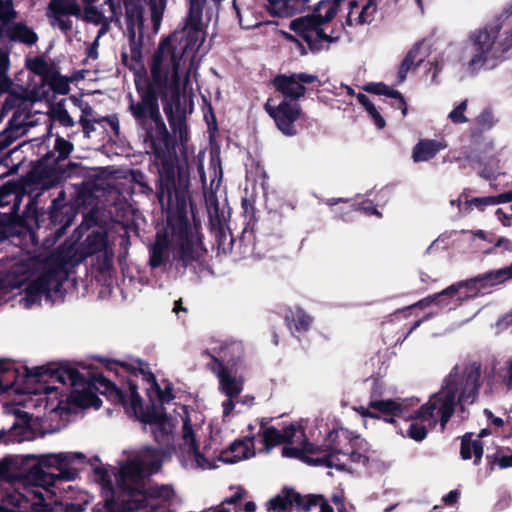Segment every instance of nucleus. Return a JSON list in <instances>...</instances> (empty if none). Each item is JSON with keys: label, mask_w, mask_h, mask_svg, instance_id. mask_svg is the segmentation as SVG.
<instances>
[{"label": "nucleus", "mask_w": 512, "mask_h": 512, "mask_svg": "<svg viewBox=\"0 0 512 512\" xmlns=\"http://www.w3.org/2000/svg\"><path fill=\"white\" fill-rule=\"evenodd\" d=\"M138 99L128 95L127 111L133 117L136 127L143 132L146 147L154 157L158 172L157 198L166 207L167 229L175 242L190 239L191 228L187 215L189 198V174L180 164L177 155V141L169 133L160 111V103L167 117L170 128L178 137L182 146L189 140L187 114L184 101H180L178 76L174 73L172 80L162 77L156 66L152 69V77L146 84H137Z\"/></svg>", "instance_id": "nucleus-1"}, {"label": "nucleus", "mask_w": 512, "mask_h": 512, "mask_svg": "<svg viewBox=\"0 0 512 512\" xmlns=\"http://www.w3.org/2000/svg\"><path fill=\"white\" fill-rule=\"evenodd\" d=\"M117 464L95 470L105 497L98 512H171L170 506L177 501L174 488L150 480L161 466L157 450L144 447L127 452Z\"/></svg>", "instance_id": "nucleus-2"}, {"label": "nucleus", "mask_w": 512, "mask_h": 512, "mask_svg": "<svg viewBox=\"0 0 512 512\" xmlns=\"http://www.w3.org/2000/svg\"><path fill=\"white\" fill-rule=\"evenodd\" d=\"M86 456L80 452L41 455L26 474L0 491V511L46 512L62 481L74 480Z\"/></svg>", "instance_id": "nucleus-3"}, {"label": "nucleus", "mask_w": 512, "mask_h": 512, "mask_svg": "<svg viewBox=\"0 0 512 512\" xmlns=\"http://www.w3.org/2000/svg\"><path fill=\"white\" fill-rule=\"evenodd\" d=\"M480 386V363L456 365L444 379L441 389L427 403L416 413L410 412V417H402L406 428H401L400 434L422 441L427 436L428 429L434 428L438 421L444 429L457 405L464 411L466 405L477 400Z\"/></svg>", "instance_id": "nucleus-4"}, {"label": "nucleus", "mask_w": 512, "mask_h": 512, "mask_svg": "<svg viewBox=\"0 0 512 512\" xmlns=\"http://www.w3.org/2000/svg\"><path fill=\"white\" fill-rule=\"evenodd\" d=\"M125 20L127 26V35L129 41L130 54L121 52L122 63L134 72V84L137 90V84L143 86L147 80L152 77V69L157 67L159 74L170 82L174 73L178 76V86L180 90V101L186 102L181 87V61L183 49H179L171 36L160 41L155 50L150 64V73L147 74L143 64V28L144 17L141 5L137 3H125ZM187 105V103H185Z\"/></svg>", "instance_id": "nucleus-5"}, {"label": "nucleus", "mask_w": 512, "mask_h": 512, "mask_svg": "<svg viewBox=\"0 0 512 512\" xmlns=\"http://www.w3.org/2000/svg\"><path fill=\"white\" fill-rule=\"evenodd\" d=\"M94 386L96 390L106 395L113 402L122 404L127 414L135 416L145 424H149L158 443L168 446L173 441L172 433L175 427L173 420L166 415L145 413L141 398L136 391V386L130 383L129 403L126 395L102 375L95 377Z\"/></svg>", "instance_id": "nucleus-6"}, {"label": "nucleus", "mask_w": 512, "mask_h": 512, "mask_svg": "<svg viewBox=\"0 0 512 512\" xmlns=\"http://www.w3.org/2000/svg\"><path fill=\"white\" fill-rule=\"evenodd\" d=\"M342 0H321L314 7L313 13L293 19L289 28L303 39L311 53L317 54L324 49L323 43H336L339 36L327 34L323 25L332 21L337 14Z\"/></svg>", "instance_id": "nucleus-7"}, {"label": "nucleus", "mask_w": 512, "mask_h": 512, "mask_svg": "<svg viewBox=\"0 0 512 512\" xmlns=\"http://www.w3.org/2000/svg\"><path fill=\"white\" fill-rule=\"evenodd\" d=\"M262 437L264 447L260 452L268 454L275 446L285 444L282 448L283 457L300 459L313 466H324V464H316L310 461L312 458L324 454V444L316 446L310 443L300 424H290L281 430L268 427L263 430Z\"/></svg>", "instance_id": "nucleus-8"}, {"label": "nucleus", "mask_w": 512, "mask_h": 512, "mask_svg": "<svg viewBox=\"0 0 512 512\" xmlns=\"http://www.w3.org/2000/svg\"><path fill=\"white\" fill-rule=\"evenodd\" d=\"M80 379L77 384H72L69 379L65 382H60L56 377H51L49 374L45 375L40 380H34L35 382H58L62 385H69L72 390L69 393H63L59 391L58 387L46 385L43 387L44 397H41V401H45V409L50 413H70L71 404L81 407H95L100 408L101 400L86 389L87 383L84 377L78 372Z\"/></svg>", "instance_id": "nucleus-9"}, {"label": "nucleus", "mask_w": 512, "mask_h": 512, "mask_svg": "<svg viewBox=\"0 0 512 512\" xmlns=\"http://www.w3.org/2000/svg\"><path fill=\"white\" fill-rule=\"evenodd\" d=\"M501 25V23H497L490 29L485 27L471 35L474 54L469 61V67L472 70L482 67L493 69L498 61L504 59V54L512 47V31L502 42H496Z\"/></svg>", "instance_id": "nucleus-10"}, {"label": "nucleus", "mask_w": 512, "mask_h": 512, "mask_svg": "<svg viewBox=\"0 0 512 512\" xmlns=\"http://www.w3.org/2000/svg\"><path fill=\"white\" fill-rule=\"evenodd\" d=\"M47 374L51 377H56L60 382H65L66 379H69L72 384H77L80 379L78 371L68 363L58 367L37 366L29 369L27 367L16 368L12 363L0 360V393L13 388L20 378L40 380Z\"/></svg>", "instance_id": "nucleus-11"}, {"label": "nucleus", "mask_w": 512, "mask_h": 512, "mask_svg": "<svg viewBox=\"0 0 512 512\" xmlns=\"http://www.w3.org/2000/svg\"><path fill=\"white\" fill-rule=\"evenodd\" d=\"M73 149L74 145L70 141L57 135L54 151L58 156L55 157L54 152H48L42 156L30 173L32 181L43 188H51L59 183L66 173V168L61 162L70 156Z\"/></svg>", "instance_id": "nucleus-12"}, {"label": "nucleus", "mask_w": 512, "mask_h": 512, "mask_svg": "<svg viewBox=\"0 0 512 512\" xmlns=\"http://www.w3.org/2000/svg\"><path fill=\"white\" fill-rule=\"evenodd\" d=\"M104 14L95 6L83 8L77 0H50L46 9V17L52 27H58L62 33L69 34L73 30L70 17H81L85 22L99 25Z\"/></svg>", "instance_id": "nucleus-13"}, {"label": "nucleus", "mask_w": 512, "mask_h": 512, "mask_svg": "<svg viewBox=\"0 0 512 512\" xmlns=\"http://www.w3.org/2000/svg\"><path fill=\"white\" fill-rule=\"evenodd\" d=\"M198 428H194L188 420H183L181 438L177 456L181 466L187 470H207L217 467L210 448L205 445L200 450L198 445Z\"/></svg>", "instance_id": "nucleus-14"}, {"label": "nucleus", "mask_w": 512, "mask_h": 512, "mask_svg": "<svg viewBox=\"0 0 512 512\" xmlns=\"http://www.w3.org/2000/svg\"><path fill=\"white\" fill-rule=\"evenodd\" d=\"M64 295L61 274L55 269H48L26 285L24 296L19 303L25 309H31L34 305L40 304L43 297L47 302L54 304L58 300L63 301Z\"/></svg>", "instance_id": "nucleus-15"}, {"label": "nucleus", "mask_w": 512, "mask_h": 512, "mask_svg": "<svg viewBox=\"0 0 512 512\" xmlns=\"http://www.w3.org/2000/svg\"><path fill=\"white\" fill-rule=\"evenodd\" d=\"M27 216L31 213L37 228L55 229V236L62 237L72 224L75 213L71 206L64 204L60 198L52 200L48 210L38 208L37 203L30 201L26 206Z\"/></svg>", "instance_id": "nucleus-16"}, {"label": "nucleus", "mask_w": 512, "mask_h": 512, "mask_svg": "<svg viewBox=\"0 0 512 512\" xmlns=\"http://www.w3.org/2000/svg\"><path fill=\"white\" fill-rule=\"evenodd\" d=\"M347 437L344 433L337 430L329 432L324 440V454L310 461L316 464H324L327 468H336L338 470H348L350 463H363L367 461L366 456L357 452H349L343 449V441Z\"/></svg>", "instance_id": "nucleus-17"}, {"label": "nucleus", "mask_w": 512, "mask_h": 512, "mask_svg": "<svg viewBox=\"0 0 512 512\" xmlns=\"http://www.w3.org/2000/svg\"><path fill=\"white\" fill-rule=\"evenodd\" d=\"M264 110L273 119L277 129L288 137L297 135L295 122L305 117L299 102L289 99H282L275 105L273 99L269 98L264 104Z\"/></svg>", "instance_id": "nucleus-18"}, {"label": "nucleus", "mask_w": 512, "mask_h": 512, "mask_svg": "<svg viewBox=\"0 0 512 512\" xmlns=\"http://www.w3.org/2000/svg\"><path fill=\"white\" fill-rule=\"evenodd\" d=\"M319 82V77L315 74L305 72L287 74H277L271 80V85L275 92L283 96V100L298 102L306 95L305 85Z\"/></svg>", "instance_id": "nucleus-19"}, {"label": "nucleus", "mask_w": 512, "mask_h": 512, "mask_svg": "<svg viewBox=\"0 0 512 512\" xmlns=\"http://www.w3.org/2000/svg\"><path fill=\"white\" fill-rule=\"evenodd\" d=\"M316 505L320 506V512H334L333 508L322 497L316 495L304 497L292 489H284L281 494L272 498L268 502V509L285 512L292 507H296L303 511H309Z\"/></svg>", "instance_id": "nucleus-20"}, {"label": "nucleus", "mask_w": 512, "mask_h": 512, "mask_svg": "<svg viewBox=\"0 0 512 512\" xmlns=\"http://www.w3.org/2000/svg\"><path fill=\"white\" fill-rule=\"evenodd\" d=\"M415 404L413 399L371 400L368 407L361 406L357 411L362 416L383 418L385 422L393 423L395 418L410 417L409 406Z\"/></svg>", "instance_id": "nucleus-21"}, {"label": "nucleus", "mask_w": 512, "mask_h": 512, "mask_svg": "<svg viewBox=\"0 0 512 512\" xmlns=\"http://www.w3.org/2000/svg\"><path fill=\"white\" fill-rule=\"evenodd\" d=\"M213 362H208L207 367L216 375L219 381V390L226 397H239L243 390L244 380L233 372V368H228L219 362V359L213 355Z\"/></svg>", "instance_id": "nucleus-22"}, {"label": "nucleus", "mask_w": 512, "mask_h": 512, "mask_svg": "<svg viewBox=\"0 0 512 512\" xmlns=\"http://www.w3.org/2000/svg\"><path fill=\"white\" fill-rule=\"evenodd\" d=\"M206 250L192 238L176 242L174 259L176 268L191 269L196 271L197 267L204 261Z\"/></svg>", "instance_id": "nucleus-23"}, {"label": "nucleus", "mask_w": 512, "mask_h": 512, "mask_svg": "<svg viewBox=\"0 0 512 512\" xmlns=\"http://www.w3.org/2000/svg\"><path fill=\"white\" fill-rule=\"evenodd\" d=\"M204 355L213 362V355L219 359V362L228 368H234L244 355V347L240 341L216 342L215 345L207 348Z\"/></svg>", "instance_id": "nucleus-24"}, {"label": "nucleus", "mask_w": 512, "mask_h": 512, "mask_svg": "<svg viewBox=\"0 0 512 512\" xmlns=\"http://www.w3.org/2000/svg\"><path fill=\"white\" fill-rule=\"evenodd\" d=\"M443 293V290L441 292L435 293L433 295H430L422 300H420L418 303L405 307L403 309L397 310L394 315L397 318H408L412 315V311L416 310L420 307L428 306L432 303L437 305L440 308L448 307V310L455 309L463 300H469L471 296L468 294H465V296H460L458 293H449L445 296H440V294Z\"/></svg>", "instance_id": "nucleus-25"}, {"label": "nucleus", "mask_w": 512, "mask_h": 512, "mask_svg": "<svg viewBox=\"0 0 512 512\" xmlns=\"http://www.w3.org/2000/svg\"><path fill=\"white\" fill-rule=\"evenodd\" d=\"M5 411L8 414H14L17 417V420L20 421L15 422L10 430H0V444L1 443H14V442H23L30 440L32 438V432L28 427L29 415L26 412L21 411L18 408L13 406H6Z\"/></svg>", "instance_id": "nucleus-26"}, {"label": "nucleus", "mask_w": 512, "mask_h": 512, "mask_svg": "<svg viewBox=\"0 0 512 512\" xmlns=\"http://www.w3.org/2000/svg\"><path fill=\"white\" fill-rule=\"evenodd\" d=\"M253 456H255L253 439L245 438L234 441L227 450L220 453L218 460L232 464Z\"/></svg>", "instance_id": "nucleus-27"}, {"label": "nucleus", "mask_w": 512, "mask_h": 512, "mask_svg": "<svg viewBox=\"0 0 512 512\" xmlns=\"http://www.w3.org/2000/svg\"><path fill=\"white\" fill-rule=\"evenodd\" d=\"M169 237L166 231L157 232L155 241L149 247V265L152 268H159L168 259Z\"/></svg>", "instance_id": "nucleus-28"}, {"label": "nucleus", "mask_w": 512, "mask_h": 512, "mask_svg": "<svg viewBox=\"0 0 512 512\" xmlns=\"http://www.w3.org/2000/svg\"><path fill=\"white\" fill-rule=\"evenodd\" d=\"M447 144L445 141H438L435 139H421L412 151V159L414 162L429 161L436 156V154L445 149Z\"/></svg>", "instance_id": "nucleus-29"}, {"label": "nucleus", "mask_w": 512, "mask_h": 512, "mask_svg": "<svg viewBox=\"0 0 512 512\" xmlns=\"http://www.w3.org/2000/svg\"><path fill=\"white\" fill-rule=\"evenodd\" d=\"M512 279V264L497 270H491L473 277L472 282L478 284L479 290L501 284Z\"/></svg>", "instance_id": "nucleus-30"}, {"label": "nucleus", "mask_w": 512, "mask_h": 512, "mask_svg": "<svg viewBox=\"0 0 512 512\" xmlns=\"http://www.w3.org/2000/svg\"><path fill=\"white\" fill-rule=\"evenodd\" d=\"M29 280L25 266L15 265L7 273H0V293L22 287Z\"/></svg>", "instance_id": "nucleus-31"}, {"label": "nucleus", "mask_w": 512, "mask_h": 512, "mask_svg": "<svg viewBox=\"0 0 512 512\" xmlns=\"http://www.w3.org/2000/svg\"><path fill=\"white\" fill-rule=\"evenodd\" d=\"M6 37L11 42L34 45L38 41L36 32L23 22L12 23L6 29Z\"/></svg>", "instance_id": "nucleus-32"}, {"label": "nucleus", "mask_w": 512, "mask_h": 512, "mask_svg": "<svg viewBox=\"0 0 512 512\" xmlns=\"http://www.w3.org/2000/svg\"><path fill=\"white\" fill-rule=\"evenodd\" d=\"M461 457L464 460L474 457V464H478L483 455V443L479 439H474L472 433L465 434L461 441Z\"/></svg>", "instance_id": "nucleus-33"}, {"label": "nucleus", "mask_w": 512, "mask_h": 512, "mask_svg": "<svg viewBox=\"0 0 512 512\" xmlns=\"http://www.w3.org/2000/svg\"><path fill=\"white\" fill-rule=\"evenodd\" d=\"M107 238L104 233L93 231L88 234L84 242L80 246V252L83 257L92 256L105 249Z\"/></svg>", "instance_id": "nucleus-34"}, {"label": "nucleus", "mask_w": 512, "mask_h": 512, "mask_svg": "<svg viewBox=\"0 0 512 512\" xmlns=\"http://www.w3.org/2000/svg\"><path fill=\"white\" fill-rule=\"evenodd\" d=\"M206 0H189V11L187 15V27L195 32H201L202 14Z\"/></svg>", "instance_id": "nucleus-35"}, {"label": "nucleus", "mask_w": 512, "mask_h": 512, "mask_svg": "<svg viewBox=\"0 0 512 512\" xmlns=\"http://www.w3.org/2000/svg\"><path fill=\"white\" fill-rule=\"evenodd\" d=\"M18 462L12 457H5L0 461V478L6 482V485L15 483L24 475L17 473Z\"/></svg>", "instance_id": "nucleus-36"}, {"label": "nucleus", "mask_w": 512, "mask_h": 512, "mask_svg": "<svg viewBox=\"0 0 512 512\" xmlns=\"http://www.w3.org/2000/svg\"><path fill=\"white\" fill-rule=\"evenodd\" d=\"M71 78L61 75L56 69L46 78L45 82L49 85L50 89L59 95H67L70 91L69 83Z\"/></svg>", "instance_id": "nucleus-37"}, {"label": "nucleus", "mask_w": 512, "mask_h": 512, "mask_svg": "<svg viewBox=\"0 0 512 512\" xmlns=\"http://www.w3.org/2000/svg\"><path fill=\"white\" fill-rule=\"evenodd\" d=\"M26 67L35 75L41 76L44 81L55 69L42 56L28 58L26 60Z\"/></svg>", "instance_id": "nucleus-38"}, {"label": "nucleus", "mask_w": 512, "mask_h": 512, "mask_svg": "<svg viewBox=\"0 0 512 512\" xmlns=\"http://www.w3.org/2000/svg\"><path fill=\"white\" fill-rule=\"evenodd\" d=\"M12 203V211L19 207L20 196L13 184H4L0 187V207L8 206Z\"/></svg>", "instance_id": "nucleus-39"}, {"label": "nucleus", "mask_w": 512, "mask_h": 512, "mask_svg": "<svg viewBox=\"0 0 512 512\" xmlns=\"http://www.w3.org/2000/svg\"><path fill=\"white\" fill-rule=\"evenodd\" d=\"M511 201H512V190L501 193L496 196L476 197L470 201V204H472L480 209H483L484 206L508 203Z\"/></svg>", "instance_id": "nucleus-40"}, {"label": "nucleus", "mask_w": 512, "mask_h": 512, "mask_svg": "<svg viewBox=\"0 0 512 512\" xmlns=\"http://www.w3.org/2000/svg\"><path fill=\"white\" fill-rule=\"evenodd\" d=\"M264 7L272 17L289 18L292 10L287 7L285 0H264Z\"/></svg>", "instance_id": "nucleus-41"}, {"label": "nucleus", "mask_w": 512, "mask_h": 512, "mask_svg": "<svg viewBox=\"0 0 512 512\" xmlns=\"http://www.w3.org/2000/svg\"><path fill=\"white\" fill-rule=\"evenodd\" d=\"M277 314L284 318V320H310L306 315L304 310L299 306H288V305H279Z\"/></svg>", "instance_id": "nucleus-42"}, {"label": "nucleus", "mask_w": 512, "mask_h": 512, "mask_svg": "<svg viewBox=\"0 0 512 512\" xmlns=\"http://www.w3.org/2000/svg\"><path fill=\"white\" fill-rule=\"evenodd\" d=\"M363 89L368 92L375 95H384L387 97H401V92H399L396 89H393L389 87L388 85L382 83V82H371L366 84Z\"/></svg>", "instance_id": "nucleus-43"}, {"label": "nucleus", "mask_w": 512, "mask_h": 512, "mask_svg": "<svg viewBox=\"0 0 512 512\" xmlns=\"http://www.w3.org/2000/svg\"><path fill=\"white\" fill-rule=\"evenodd\" d=\"M9 69V52L7 50L0 49V84L4 85L6 89H9L12 84V81L8 76Z\"/></svg>", "instance_id": "nucleus-44"}, {"label": "nucleus", "mask_w": 512, "mask_h": 512, "mask_svg": "<svg viewBox=\"0 0 512 512\" xmlns=\"http://www.w3.org/2000/svg\"><path fill=\"white\" fill-rule=\"evenodd\" d=\"M472 281H473V277L470 279L462 280L455 284H452L449 287H447L446 289H444L443 293L440 294V296H445L449 293H459V290L461 288H466L467 290L474 292V295H470L471 296L470 299H472L476 295V293L480 291L478 284L476 282H472Z\"/></svg>", "instance_id": "nucleus-45"}, {"label": "nucleus", "mask_w": 512, "mask_h": 512, "mask_svg": "<svg viewBox=\"0 0 512 512\" xmlns=\"http://www.w3.org/2000/svg\"><path fill=\"white\" fill-rule=\"evenodd\" d=\"M376 12L377 4L375 0H368V2L362 7L358 15L357 24H370L374 20Z\"/></svg>", "instance_id": "nucleus-46"}, {"label": "nucleus", "mask_w": 512, "mask_h": 512, "mask_svg": "<svg viewBox=\"0 0 512 512\" xmlns=\"http://www.w3.org/2000/svg\"><path fill=\"white\" fill-rule=\"evenodd\" d=\"M16 16L13 0H3L0 5V22L4 24L12 23Z\"/></svg>", "instance_id": "nucleus-47"}, {"label": "nucleus", "mask_w": 512, "mask_h": 512, "mask_svg": "<svg viewBox=\"0 0 512 512\" xmlns=\"http://www.w3.org/2000/svg\"><path fill=\"white\" fill-rule=\"evenodd\" d=\"M467 100H463L458 106H456L448 115L449 120L454 124H463L468 121L464 112L467 109Z\"/></svg>", "instance_id": "nucleus-48"}, {"label": "nucleus", "mask_w": 512, "mask_h": 512, "mask_svg": "<svg viewBox=\"0 0 512 512\" xmlns=\"http://www.w3.org/2000/svg\"><path fill=\"white\" fill-rule=\"evenodd\" d=\"M15 138L11 131H3L0 133V164H2L11 152L3 154V152L14 142Z\"/></svg>", "instance_id": "nucleus-49"}, {"label": "nucleus", "mask_w": 512, "mask_h": 512, "mask_svg": "<svg viewBox=\"0 0 512 512\" xmlns=\"http://www.w3.org/2000/svg\"><path fill=\"white\" fill-rule=\"evenodd\" d=\"M54 118L64 127H73L75 122L64 105L59 104L54 110Z\"/></svg>", "instance_id": "nucleus-50"}, {"label": "nucleus", "mask_w": 512, "mask_h": 512, "mask_svg": "<svg viewBox=\"0 0 512 512\" xmlns=\"http://www.w3.org/2000/svg\"><path fill=\"white\" fill-rule=\"evenodd\" d=\"M422 43L417 42L406 54L405 59H409V62L412 63L415 67H418L423 61L425 56L421 55Z\"/></svg>", "instance_id": "nucleus-51"}, {"label": "nucleus", "mask_w": 512, "mask_h": 512, "mask_svg": "<svg viewBox=\"0 0 512 512\" xmlns=\"http://www.w3.org/2000/svg\"><path fill=\"white\" fill-rule=\"evenodd\" d=\"M161 2V5H158L156 0H148L151 9V20L155 27L160 24L163 15L164 0H161Z\"/></svg>", "instance_id": "nucleus-52"}, {"label": "nucleus", "mask_w": 512, "mask_h": 512, "mask_svg": "<svg viewBox=\"0 0 512 512\" xmlns=\"http://www.w3.org/2000/svg\"><path fill=\"white\" fill-rule=\"evenodd\" d=\"M476 123L484 128L490 129L493 126V113L490 109H484L476 118Z\"/></svg>", "instance_id": "nucleus-53"}, {"label": "nucleus", "mask_w": 512, "mask_h": 512, "mask_svg": "<svg viewBox=\"0 0 512 512\" xmlns=\"http://www.w3.org/2000/svg\"><path fill=\"white\" fill-rule=\"evenodd\" d=\"M245 490L238 487L233 495L230 497H227L223 500L225 504H227L230 507H235V510H237L238 504L244 499L245 497Z\"/></svg>", "instance_id": "nucleus-54"}, {"label": "nucleus", "mask_w": 512, "mask_h": 512, "mask_svg": "<svg viewBox=\"0 0 512 512\" xmlns=\"http://www.w3.org/2000/svg\"><path fill=\"white\" fill-rule=\"evenodd\" d=\"M413 68L416 67L409 62V59L404 58L399 66V70L397 73V83L400 84L404 82L406 80L407 73Z\"/></svg>", "instance_id": "nucleus-55"}, {"label": "nucleus", "mask_w": 512, "mask_h": 512, "mask_svg": "<svg viewBox=\"0 0 512 512\" xmlns=\"http://www.w3.org/2000/svg\"><path fill=\"white\" fill-rule=\"evenodd\" d=\"M287 327L294 336L299 338L303 332L308 331L309 322H287Z\"/></svg>", "instance_id": "nucleus-56"}, {"label": "nucleus", "mask_w": 512, "mask_h": 512, "mask_svg": "<svg viewBox=\"0 0 512 512\" xmlns=\"http://www.w3.org/2000/svg\"><path fill=\"white\" fill-rule=\"evenodd\" d=\"M352 207H354V210L363 211L367 215H381L378 212L377 208L373 205V202L370 200L363 201L362 203L359 204L357 208L355 207L354 204L352 205Z\"/></svg>", "instance_id": "nucleus-57"}, {"label": "nucleus", "mask_w": 512, "mask_h": 512, "mask_svg": "<svg viewBox=\"0 0 512 512\" xmlns=\"http://www.w3.org/2000/svg\"><path fill=\"white\" fill-rule=\"evenodd\" d=\"M484 415L486 416L487 421L497 428L502 427L506 422H508L511 419L510 416H507L506 420H504L501 417H497L489 409L484 410Z\"/></svg>", "instance_id": "nucleus-58"}, {"label": "nucleus", "mask_w": 512, "mask_h": 512, "mask_svg": "<svg viewBox=\"0 0 512 512\" xmlns=\"http://www.w3.org/2000/svg\"><path fill=\"white\" fill-rule=\"evenodd\" d=\"M496 248H504L505 250H511L512 244L508 238L499 237L495 240V244L490 249L486 250L485 253L492 254L495 253Z\"/></svg>", "instance_id": "nucleus-59"}, {"label": "nucleus", "mask_w": 512, "mask_h": 512, "mask_svg": "<svg viewBox=\"0 0 512 512\" xmlns=\"http://www.w3.org/2000/svg\"><path fill=\"white\" fill-rule=\"evenodd\" d=\"M495 464H497L501 469L512 467V454L496 456L494 461L491 462L492 468Z\"/></svg>", "instance_id": "nucleus-60"}, {"label": "nucleus", "mask_w": 512, "mask_h": 512, "mask_svg": "<svg viewBox=\"0 0 512 512\" xmlns=\"http://www.w3.org/2000/svg\"><path fill=\"white\" fill-rule=\"evenodd\" d=\"M287 7L292 10L291 17L297 13H301L305 10V4L302 0H285Z\"/></svg>", "instance_id": "nucleus-61"}, {"label": "nucleus", "mask_w": 512, "mask_h": 512, "mask_svg": "<svg viewBox=\"0 0 512 512\" xmlns=\"http://www.w3.org/2000/svg\"><path fill=\"white\" fill-rule=\"evenodd\" d=\"M369 116L373 120L374 124L378 129H383L386 126L385 119L381 116L379 111L374 107L371 111L368 112Z\"/></svg>", "instance_id": "nucleus-62"}, {"label": "nucleus", "mask_w": 512, "mask_h": 512, "mask_svg": "<svg viewBox=\"0 0 512 512\" xmlns=\"http://www.w3.org/2000/svg\"><path fill=\"white\" fill-rule=\"evenodd\" d=\"M238 402V397H227V399L222 402L223 415L229 416Z\"/></svg>", "instance_id": "nucleus-63"}, {"label": "nucleus", "mask_w": 512, "mask_h": 512, "mask_svg": "<svg viewBox=\"0 0 512 512\" xmlns=\"http://www.w3.org/2000/svg\"><path fill=\"white\" fill-rule=\"evenodd\" d=\"M502 383L507 389H512V360L509 362V366L505 373L501 375Z\"/></svg>", "instance_id": "nucleus-64"}]
</instances>
